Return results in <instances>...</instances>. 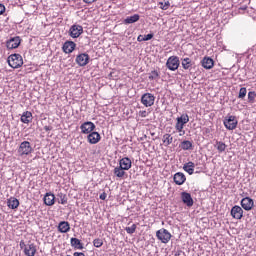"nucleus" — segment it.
Listing matches in <instances>:
<instances>
[{
    "mask_svg": "<svg viewBox=\"0 0 256 256\" xmlns=\"http://www.w3.org/2000/svg\"><path fill=\"white\" fill-rule=\"evenodd\" d=\"M224 127L228 129V131H233L234 129H237V125L239 124V121L237 120V117L231 114H228L224 120Z\"/></svg>",
    "mask_w": 256,
    "mask_h": 256,
    "instance_id": "obj_4",
    "label": "nucleus"
},
{
    "mask_svg": "<svg viewBox=\"0 0 256 256\" xmlns=\"http://www.w3.org/2000/svg\"><path fill=\"white\" fill-rule=\"evenodd\" d=\"M158 5L160 6V9H162V11H167V9L171 7V3H169V1L159 2Z\"/></svg>",
    "mask_w": 256,
    "mask_h": 256,
    "instance_id": "obj_35",
    "label": "nucleus"
},
{
    "mask_svg": "<svg viewBox=\"0 0 256 256\" xmlns=\"http://www.w3.org/2000/svg\"><path fill=\"white\" fill-rule=\"evenodd\" d=\"M62 205H65V203H67V198L63 197L61 200Z\"/></svg>",
    "mask_w": 256,
    "mask_h": 256,
    "instance_id": "obj_48",
    "label": "nucleus"
},
{
    "mask_svg": "<svg viewBox=\"0 0 256 256\" xmlns=\"http://www.w3.org/2000/svg\"><path fill=\"white\" fill-rule=\"evenodd\" d=\"M253 199L249 197H245L241 200V207L244 208L245 211H251L253 209Z\"/></svg>",
    "mask_w": 256,
    "mask_h": 256,
    "instance_id": "obj_17",
    "label": "nucleus"
},
{
    "mask_svg": "<svg viewBox=\"0 0 256 256\" xmlns=\"http://www.w3.org/2000/svg\"><path fill=\"white\" fill-rule=\"evenodd\" d=\"M83 3H86L87 5H91L92 3H95L93 0H83Z\"/></svg>",
    "mask_w": 256,
    "mask_h": 256,
    "instance_id": "obj_44",
    "label": "nucleus"
},
{
    "mask_svg": "<svg viewBox=\"0 0 256 256\" xmlns=\"http://www.w3.org/2000/svg\"><path fill=\"white\" fill-rule=\"evenodd\" d=\"M194 191H199V189H194Z\"/></svg>",
    "mask_w": 256,
    "mask_h": 256,
    "instance_id": "obj_49",
    "label": "nucleus"
},
{
    "mask_svg": "<svg viewBox=\"0 0 256 256\" xmlns=\"http://www.w3.org/2000/svg\"><path fill=\"white\" fill-rule=\"evenodd\" d=\"M156 237L161 243H169L171 241V233L169 230L162 228L156 232Z\"/></svg>",
    "mask_w": 256,
    "mask_h": 256,
    "instance_id": "obj_7",
    "label": "nucleus"
},
{
    "mask_svg": "<svg viewBox=\"0 0 256 256\" xmlns=\"http://www.w3.org/2000/svg\"><path fill=\"white\" fill-rule=\"evenodd\" d=\"M179 65H181L179 56H170L166 61V67L169 71H177V69H179Z\"/></svg>",
    "mask_w": 256,
    "mask_h": 256,
    "instance_id": "obj_6",
    "label": "nucleus"
},
{
    "mask_svg": "<svg viewBox=\"0 0 256 256\" xmlns=\"http://www.w3.org/2000/svg\"><path fill=\"white\" fill-rule=\"evenodd\" d=\"M214 147H216L218 153H223L227 149V145L221 141H216Z\"/></svg>",
    "mask_w": 256,
    "mask_h": 256,
    "instance_id": "obj_32",
    "label": "nucleus"
},
{
    "mask_svg": "<svg viewBox=\"0 0 256 256\" xmlns=\"http://www.w3.org/2000/svg\"><path fill=\"white\" fill-rule=\"evenodd\" d=\"M7 206L9 207V209H17L19 207V199L15 197H10L7 200Z\"/></svg>",
    "mask_w": 256,
    "mask_h": 256,
    "instance_id": "obj_26",
    "label": "nucleus"
},
{
    "mask_svg": "<svg viewBox=\"0 0 256 256\" xmlns=\"http://www.w3.org/2000/svg\"><path fill=\"white\" fill-rule=\"evenodd\" d=\"M70 245L74 249H79V250H83L84 249L83 243H81V240H79L78 238H71L70 239Z\"/></svg>",
    "mask_w": 256,
    "mask_h": 256,
    "instance_id": "obj_27",
    "label": "nucleus"
},
{
    "mask_svg": "<svg viewBox=\"0 0 256 256\" xmlns=\"http://www.w3.org/2000/svg\"><path fill=\"white\" fill-rule=\"evenodd\" d=\"M19 246L26 256H35L37 253V246L33 243L25 244V241L21 240Z\"/></svg>",
    "mask_w": 256,
    "mask_h": 256,
    "instance_id": "obj_2",
    "label": "nucleus"
},
{
    "mask_svg": "<svg viewBox=\"0 0 256 256\" xmlns=\"http://www.w3.org/2000/svg\"><path fill=\"white\" fill-rule=\"evenodd\" d=\"M173 179L176 185H183V183L187 181V177H185V174H183V172H177L176 174H174Z\"/></svg>",
    "mask_w": 256,
    "mask_h": 256,
    "instance_id": "obj_20",
    "label": "nucleus"
},
{
    "mask_svg": "<svg viewBox=\"0 0 256 256\" xmlns=\"http://www.w3.org/2000/svg\"><path fill=\"white\" fill-rule=\"evenodd\" d=\"M95 123L91 121H86L80 125L81 133L84 135H89L90 133H93L95 131Z\"/></svg>",
    "mask_w": 256,
    "mask_h": 256,
    "instance_id": "obj_10",
    "label": "nucleus"
},
{
    "mask_svg": "<svg viewBox=\"0 0 256 256\" xmlns=\"http://www.w3.org/2000/svg\"><path fill=\"white\" fill-rule=\"evenodd\" d=\"M201 65L204 69H213L215 61L211 57H204L201 61Z\"/></svg>",
    "mask_w": 256,
    "mask_h": 256,
    "instance_id": "obj_19",
    "label": "nucleus"
},
{
    "mask_svg": "<svg viewBox=\"0 0 256 256\" xmlns=\"http://www.w3.org/2000/svg\"><path fill=\"white\" fill-rule=\"evenodd\" d=\"M21 45V37L15 36V37H10L6 41V47L7 49H17Z\"/></svg>",
    "mask_w": 256,
    "mask_h": 256,
    "instance_id": "obj_12",
    "label": "nucleus"
},
{
    "mask_svg": "<svg viewBox=\"0 0 256 256\" xmlns=\"http://www.w3.org/2000/svg\"><path fill=\"white\" fill-rule=\"evenodd\" d=\"M18 153L21 157L25 155H31V153H33V147L31 146V142L29 141L21 142L18 148Z\"/></svg>",
    "mask_w": 256,
    "mask_h": 256,
    "instance_id": "obj_5",
    "label": "nucleus"
},
{
    "mask_svg": "<svg viewBox=\"0 0 256 256\" xmlns=\"http://www.w3.org/2000/svg\"><path fill=\"white\" fill-rule=\"evenodd\" d=\"M181 61H182L181 64H182L183 69L189 70V71H190V69H192L193 60H191V58H182Z\"/></svg>",
    "mask_w": 256,
    "mask_h": 256,
    "instance_id": "obj_28",
    "label": "nucleus"
},
{
    "mask_svg": "<svg viewBox=\"0 0 256 256\" xmlns=\"http://www.w3.org/2000/svg\"><path fill=\"white\" fill-rule=\"evenodd\" d=\"M93 245H94V247H97V248L103 247V239H101V238L94 239Z\"/></svg>",
    "mask_w": 256,
    "mask_h": 256,
    "instance_id": "obj_38",
    "label": "nucleus"
},
{
    "mask_svg": "<svg viewBox=\"0 0 256 256\" xmlns=\"http://www.w3.org/2000/svg\"><path fill=\"white\" fill-rule=\"evenodd\" d=\"M88 139V143H90V145H97V143H99V141H101V134H99V132H90L87 136Z\"/></svg>",
    "mask_w": 256,
    "mask_h": 256,
    "instance_id": "obj_15",
    "label": "nucleus"
},
{
    "mask_svg": "<svg viewBox=\"0 0 256 256\" xmlns=\"http://www.w3.org/2000/svg\"><path fill=\"white\" fill-rule=\"evenodd\" d=\"M73 256H85L83 252H74Z\"/></svg>",
    "mask_w": 256,
    "mask_h": 256,
    "instance_id": "obj_45",
    "label": "nucleus"
},
{
    "mask_svg": "<svg viewBox=\"0 0 256 256\" xmlns=\"http://www.w3.org/2000/svg\"><path fill=\"white\" fill-rule=\"evenodd\" d=\"M99 197L102 201H105V199H107V193H102Z\"/></svg>",
    "mask_w": 256,
    "mask_h": 256,
    "instance_id": "obj_43",
    "label": "nucleus"
},
{
    "mask_svg": "<svg viewBox=\"0 0 256 256\" xmlns=\"http://www.w3.org/2000/svg\"><path fill=\"white\" fill-rule=\"evenodd\" d=\"M90 59L91 57H89V54L81 53L76 56V63L79 67H85L86 65H89Z\"/></svg>",
    "mask_w": 256,
    "mask_h": 256,
    "instance_id": "obj_11",
    "label": "nucleus"
},
{
    "mask_svg": "<svg viewBox=\"0 0 256 256\" xmlns=\"http://www.w3.org/2000/svg\"><path fill=\"white\" fill-rule=\"evenodd\" d=\"M137 41H138V43H141V42L145 41V36L139 35V36L137 37Z\"/></svg>",
    "mask_w": 256,
    "mask_h": 256,
    "instance_id": "obj_41",
    "label": "nucleus"
},
{
    "mask_svg": "<svg viewBox=\"0 0 256 256\" xmlns=\"http://www.w3.org/2000/svg\"><path fill=\"white\" fill-rule=\"evenodd\" d=\"M67 256H71V255H67Z\"/></svg>",
    "mask_w": 256,
    "mask_h": 256,
    "instance_id": "obj_51",
    "label": "nucleus"
},
{
    "mask_svg": "<svg viewBox=\"0 0 256 256\" xmlns=\"http://www.w3.org/2000/svg\"><path fill=\"white\" fill-rule=\"evenodd\" d=\"M93 1H94V3L97 2V0H93Z\"/></svg>",
    "mask_w": 256,
    "mask_h": 256,
    "instance_id": "obj_50",
    "label": "nucleus"
},
{
    "mask_svg": "<svg viewBox=\"0 0 256 256\" xmlns=\"http://www.w3.org/2000/svg\"><path fill=\"white\" fill-rule=\"evenodd\" d=\"M247 97V88L242 87L239 90L238 99H245Z\"/></svg>",
    "mask_w": 256,
    "mask_h": 256,
    "instance_id": "obj_36",
    "label": "nucleus"
},
{
    "mask_svg": "<svg viewBox=\"0 0 256 256\" xmlns=\"http://www.w3.org/2000/svg\"><path fill=\"white\" fill-rule=\"evenodd\" d=\"M183 169L186 171L187 174L193 175V173H195V163L189 161L188 163L184 164Z\"/></svg>",
    "mask_w": 256,
    "mask_h": 256,
    "instance_id": "obj_25",
    "label": "nucleus"
},
{
    "mask_svg": "<svg viewBox=\"0 0 256 256\" xmlns=\"http://www.w3.org/2000/svg\"><path fill=\"white\" fill-rule=\"evenodd\" d=\"M159 71L157 70H152L149 74H148V79L150 81H157V79H159Z\"/></svg>",
    "mask_w": 256,
    "mask_h": 256,
    "instance_id": "obj_33",
    "label": "nucleus"
},
{
    "mask_svg": "<svg viewBox=\"0 0 256 256\" xmlns=\"http://www.w3.org/2000/svg\"><path fill=\"white\" fill-rule=\"evenodd\" d=\"M125 231H126V233H128V235H133V233H135V231H137V225L133 224L130 227H126Z\"/></svg>",
    "mask_w": 256,
    "mask_h": 256,
    "instance_id": "obj_34",
    "label": "nucleus"
},
{
    "mask_svg": "<svg viewBox=\"0 0 256 256\" xmlns=\"http://www.w3.org/2000/svg\"><path fill=\"white\" fill-rule=\"evenodd\" d=\"M176 125L175 129L180 133V136L185 135V130L184 127L187 125V122L189 121V115L187 114H182L180 117L176 118Z\"/></svg>",
    "mask_w": 256,
    "mask_h": 256,
    "instance_id": "obj_1",
    "label": "nucleus"
},
{
    "mask_svg": "<svg viewBox=\"0 0 256 256\" xmlns=\"http://www.w3.org/2000/svg\"><path fill=\"white\" fill-rule=\"evenodd\" d=\"M43 199L45 205H48V207H51V205H55V194L46 193Z\"/></svg>",
    "mask_w": 256,
    "mask_h": 256,
    "instance_id": "obj_24",
    "label": "nucleus"
},
{
    "mask_svg": "<svg viewBox=\"0 0 256 256\" xmlns=\"http://www.w3.org/2000/svg\"><path fill=\"white\" fill-rule=\"evenodd\" d=\"M139 115H140V117H147V111L141 110V111L139 112Z\"/></svg>",
    "mask_w": 256,
    "mask_h": 256,
    "instance_id": "obj_42",
    "label": "nucleus"
},
{
    "mask_svg": "<svg viewBox=\"0 0 256 256\" xmlns=\"http://www.w3.org/2000/svg\"><path fill=\"white\" fill-rule=\"evenodd\" d=\"M183 254V251L178 250L175 252L174 256H181Z\"/></svg>",
    "mask_w": 256,
    "mask_h": 256,
    "instance_id": "obj_47",
    "label": "nucleus"
},
{
    "mask_svg": "<svg viewBox=\"0 0 256 256\" xmlns=\"http://www.w3.org/2000/svg\"><path fill=\"white\" fill-rule=\"evenodd\" d=\"M52 126H44V131H52Z\"/></svg>",
    "mask_w": 256,
    "mask_h": 256,
    "instance_id": "obj_46",
    "label": "nucleus"
},
{
    "mask_svg": "<svg viewBox=\"0 0 256 256\" xmlns=\"http://www.w3.org/2000/svg\"><path fill=\"white\" fill-rule=\"evenodd\" d=\"M20 121L25 124L31 123V121H33V113H31L30 111L23 112Z\"/></svg>",
    "mask_w": 256,
    "mask_h": 256,
    "instance_id": "obj_22",
    "label": "nucleus"
},
{
    "mask_svg": "<svg viewBox=\"0 0 256 256\" xmlns=\"http://www.w3.org/2000/svg\"><path fill=\"white\" fill-rule=\"evenodd\" d=\"M5 5H3L2 3H0V15H3V13H5Z\"/></svg>",
    "mask_w": 256,
    "mask_h": 256,
    "instance_id": "obj_40",
    "label": "nucleus"
},
{
    "mask_svg": "<svg viewBox=\"0 0 256 256\" xmlns=\"http://www.w3.org/2000/svg\"><path fill=\"white\" fill-rule=\"evenodd\" d=\"M69 35L72 37V39H77L83 35V26L79 24H74L69 29Z\"/></svg>",
    "mask_w": 256,
    "mask_h": 256,
    "instance_id": "obj_9",
    "label": "nucleus"
},
{
    "mask_svg": "<svg viewBox=\"0 0 256 256\" xmlns=\"http://www.w3.org/2000/svg\"><path fill=\"white\" fill-rule=\"evenodd\" d=\"M77 44L71 40H67L66 42H64L63 46H62V51L63 53L66 54H71L73 53V50L76 49Z\"/></svg>",
    "mask_w": 256,
    "mask_h": 256,
    "instance_id": "obj_13",
    "label": "nucleus"
},
{
    "mask_svg": "<svg viewBox=\"0 0 256 256\" xmlns=\"http://www.w3.org/2000/svg\"><path fill=\"white\" fill-rule=\"evenodd\" d=\"M141 19L139 14H134L133 16H128L123 20L124 25H131L133 23H137Z\"/></svg>",
    "mask_w": 256,
    "mask_h": 256,
    "instance_id": "obj_23",
    "label": "nucleus"
},
{
    "mask_svg": "<svg viewBox=\"0 0 256 256\" xmlns=\"http://www.w3.org/2000/svg\"><path fill=\"white\" fill-rule=\"evenodd\" d=\"M153 37H155V34H153V33L144 35V41H151V39H153Z\"/></svg>",
    "mask_w": 256,
    "mask_h": 256,
    "instance_id": "obj_39",
    "label": "nucleus"
},
{
    "mask_svg": "<svg viewBox=\"0 0 256 256\" xmlns=\"http://www.w3.org/2000/svg\"><path fill=\"white\" fill-rule=\"evenodd\" d=\"M113 173L115 177H118L119 179H123V177L127 175V172H125V169L120 166L115 167Z\"/></svg>",
    "mask_w": 256,
    "mask_h": 256,
    "instance_id": "obj_30",
    "label": "nucleus"
},
{
    "mask_svg": "<svg viewBox=\"0 0 256 256\" xmlns=\"http://www.w3.org/2000/svg\"><path fill=\"white\" fill-rule=\"evenodd\" d=\"M8 64L12 69H19L23 66V57L21 54H12L8 57Z\"/></svg>",
    "mask_w": 256,
    "mask_h": 256,
    "instance_id": "obj_3",
    "label": "nucleus"
},
{
    "mask_svg": "<svg viewBox=\"0 0 256 256\" xmlns=\"http://www.w3.org/2000/svg\"><path fill=\"white\" fill-rule=\"evenodd\" d=\"M58 231L60 233H69L71 231V225L67 221H61L58 224Z\"/></svg>",
    "mask_w": 256,
    "mask_h": 256,
    "instance_id": "obj_21",
    "label": "nucleus"
},
{
    "mask_svg": "<svg viewBox=\"0 0 256 256\" xmlns=\"http://www.w3.org/2000/svg\"><path fill=\"white\" fill-rule=\"evenodd\" d=\"M119 167L122 169H125V171H129L131 167H133V162L131 161V158L129 157H124L119 160Z\"/></svg>",
    "mask_w": 256,
    "mask_h": 256,
    "instance_id": "obj_16",
    "label": "nucleus"
},
{
    "mask_svg": "<svg viewBox=\"0 0 256 256\" xmlns=\"http://www.w3.org/2000/svg\"><path fill=\"white\" fill-rule=\"evenodd\" d=\"M255 98H256V92L250 91L248 93V103H255Z\"/></svg>",
    "mask_w": 256,
    "mask_h": 256,
    "instance_id": "obj_37",
    "label": "nucleus"
},
{
    "mask_svg": "<svg viewBox=\"0 0 256 256\" xmlns=\"http://www.w3.org/2000/svg\"><path fill=\"white\" fill-rule=\"evenodd\" d=\"M141 103L144 107H153L155 105V95L151 93H145L141 96Z\"/></svg>",
    "mask_w": 256,
    "mask_h": 256,
    "instance_id": "obj_8",
    "label": "nucleus"
},
{
    "mask_svg": "<svg viewBox=\"0 0 256 256\" xmlns=\"http://www.w3.org/2000/svg\"><path fill=\"white\" fill-rule=\"evenodd\" d=\"M182 203H184L187 207H193V204L195 203L193 201V197H191V194L189 193H182L181 194Z\"/></svg>",
    "mask_w": 256,
    "mask_h": 256,
    "instance_id": "obj_18",
    "label": "nucleus"
},
{
    "mask_svg": "<svg viewBox=\"0 0 256 256\" xmlns=\"http://www.w3.org/2000/svg\"><path fill=\"white\" fill-rule=\"evenodd\" d=\"M230 215L233 217V219H237L238 221L243 219V208L237 205L233 206Z\"/></svg>",
    "mask_w": 256,
    "mask_h": 256,
    "instance_id": "obj_14",
    "label": "nucleus"
},
{
    "mask_svg": "<svg viewBox=\"0 0 256 256\" xmlns=\"http://www.w3.org/2000/svg\"><path fill=\"white\" fill-rule=\"evenodd\" d=\"M162 141H163V144L165 145V147H169V145H171V143H173V136H171V134H164Z\"/></svg>",
    "mask_w": 256,
    "mask_h": 256,
    "instance_id": "obj_31",
    "label": "nucleus"
},
{
    "mask_svg": "<svg viewBox=\"0 0 256 256\" xmlns=\"http://www.w3.org/2000/svg\"><path fill=\"white\" fill-rule=\"evenodd\" d=\"M179 147L183 149V151H192L193 149V142L189 140H184L180 143Z\"/></svg>",
    "mask_w": 256,
    "mask_h": 256,
    "instance_id": "obj_29",
    "label": "nucleus"
}]
</instances>
